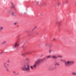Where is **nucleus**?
<instances>
[{
    "label": "nucleus",
    "instance_id": "obj_1",
    "mask_svg": "<svg viewBox=\"0 0 76 76\" xmlns=\"http://www.w3.org/2000/svg\"><path fill=\"white\" fill-rule=\"evenodd\" d=\"M44 60H47V59L45 58L43 59H39L35 61V64L34 65V67H35L37 66H38V65H40L41 64V62L43 61Z\"/></svg>",
    "mask_w": 76,
    "mask_h": 76
},
{
    "label": "nucleus",
    "instance_id": "obj_2",
    "mask_svg": "<svg viewBox=\"0 0 76 76\" xmlns=\"http://www.w3.org/2000/svg\"><path fill=\"white\" fill-rule=\"evenodd\" d=\"M21 69L24 72H25V71L28 72L30 70V68H29V65L26 64H24L23 66V67H21Z\"/></svg>",
    "mask_w": 76,
    "mask_h": 76
},
{
    "label": "nucleus",
    "instance_id": "obj_3",
    "mask_svg": "<svg viewBox=\"0 0 76 76\" xmlns=\"http://www.w3.org/2000/svg\"><path fill=\"white\" fill-rule=\"evenodd\" d=\"M20 39V36L18 35L17 36V42H16V43H15L14 47H13V48H16L18 46H19V44L18 45V42H18V41H19V40Z\"/></svg>",
    "mask_w": 76,
    "mask_h": 76
},
{
    "label": "nucleus",
    "instance_id": "obj_4",
    "mask_svg": "<svg viewBox=\"0 0 76 76\" xmlns=\"http://www.w3.org/2000/svg\"><path fill=\"white\" fill-rule=\"evenodd\" d=\"M65 62V64L66 66H69V63H70V65H72V64H74V62L73 61H68L66 62V61H64Z\"/></svg>",
    "mask_w": 76,
    "mask_h": 76
},
{
    "label": "nucleus",
    "instance_id": "obj_5",
    "mask_svg": "<svg viewBox=\"0 0 76 76\" xmlns=\"http://www.w3.org/2000/svg\"><path fill=\"white\" fill-rule=\"evenodd\" d=\"M56 24H58V27H60V26H61V21H60L58 20H56Z\"/></svg>",
    "mask_w": 76,
    "mask_h": 76
},
{
    "label": "nucleus",
    "instance_id": "obj_6",
    "mask_svg": "<svg viewBox=\"0 0 76 76\" xmlns=\"http://www.w3.org/2000/svg\"><path fill=\"white\" fill-rule=\"evenodd\" d=\"M4 67L5 69H6V71H7V72H9V68H8V66H6V63L4 62Z\"/></svg>",
    "mask_w": 76,
    "mask_h": 76
},
{
    "label": "nucleus",
    "instance_id": "obj_7",
    "mask_svg": "<svg viewBox=\"0 0 76 76\" xmlns=\"http://www.w3.org/2000/svg\"><path fill=\"white\" fill-rule=\"evenodd\" d=\"M56 68H57V67H56V66L52 67L51 68H48V69L49 70H51L52 71H53V70H54V69H56Z\"/></svg>",
    "mask_w": 76,
    "mask_h": 76
},
{
    "label": "nucleus",
    "instance_id": "obj_8",
    "mask_svg": "<svg viewBox=\"0 0 76 76\" xmlns=\"http://www.w3.org/2000/svg\"><path fill=\"white\" fill-rule=\"evenodd\" d=\"M16 12L15 13L13 12H12L11 13V15H12V16H16Z\"/></svg>",
    "mask_w": 76,
    "mask_h": 76
},
{
    "label": "nucleus",
    "instance_id": "obj_9",
    "mask_svg": "<svg viewBox=\"0 0 76 76\" xmlns=\"http://www.w3.org/2000/svg\"><path fill=\"white\" fill-rule=\"evenodd\" d=\"M51 57L52 58H53V59H54L55 60H56L57 58V57L55 56H52Z\"/></svg>",
    "mask_w": 76,
    "mask_h": 76
},
{
    "label": "nucleus",
    "instance_id": "obj_10",
    "mask_svg": "<svg viewBox=\"0 0 76 76\" xmlns=\"http://www.w3.org/2000/svg\"><path fill=\"white\" fill-rule=\"evenodd\" d=\"M49 46L50 48H53V45L51 43H49Z\"/></svg>",
    "mask_w": 76,
    "mask_h": 76
},
{
    "label": "nucleus",
    "instance_id": "obj_11",
    "mask_svg": "<svg viewBox=\"0 0 76 76\" xmlns=\"http://www.w3.org/2000/svg\"><path fill=\"white\" fill-rule=\"evenodd\" d=\"M35 62L33 66H31L30 67H31V69H33V67H34V68H36V67H37V66H38V65H37L35 67H34V65H35Z\"/></svg>",
    "mask_w": 76,
    "mask_h": 76
},
{
    "label": "nucleus",
    "instance_id": "obj_12",
    "mask_svg": "<svg viewBox=\"0 0 76 76\" xmlns=\"http://www.w3.org/2000/svg\"><path fill=\"white\" fill-rule=\"evenodd\" d=\"M6 43V41H4L1 43V45H4Z\"/></svg>",
    "mask_w": 76,
    "mask_h": 76
},
{
    "label": "nucleus",
    "instance_id": "obj_13",
    "mask_svg": "<svg viewBox=\"0 0 76 76\" xmlns=\"http://www.w3.org/2000/svg\"><path fill=\"white\" fill-rule=\"evenodd\" d=\"M72 75L73 76H76V72H73L72 73Z\"/></svg>",
    "mask_w": 76,
    "mask_h": 76
},
{
    "label": "nucleus",
    "instance_id": "obj_14",
    "mask_svg": "<svg viewBox=\"0 0 76 76\" xmlns=\"http://www.w3.org/2000/svg\"><path fill=\"white\" fill-rule=\"evenodd\" d=\"M26 54H30V51L29 50L27 51L26 53Z\"/></svg>",
    "mask_w": 76,
    "mask_h": 76
},
{
    "label": "nucleus",
    "instance_id": "obj_15",
    "mask_svg": "<svg viewBox=\"0 0 76 76\" xmlns=\"http://www.w3.org/2000/svg\"><path fill=\"white\" fill-rule=\"evenodd\" d=\"M52 51V49H50L49 50V54H50V53H51Z\"/></svg>",
    "mask_w": 76,
    "mask_h": 76
},
{
    "label": "nucleus",
    "instance_id": "obj_16",
    "mask_svg": "<svg viewBox=\"0 0 76 76\" xmlns=\"http://www.w3.org/2000/svg\"><path fill=\"white\" fill-rule=\"evenodd\" d=\"M3 27H1L0 28V31L1 32V31L2 30H3Z\"/></svg>",
    "mask_w": 76,
    "mask_h": 76
},
{
    "label": "nucleus",
    "instance_id": "obj_17",
    "mask_svg": "<svg viewBox=\"0 0 76 76\" xmlns=\"http://www.w3.org/2000/svg\"><path fill=\"white\" fill-rule=\"evenodd\" d=\"M59 66V64H58V63H55V66Z\"/></svg>",
    "mask_w": 76,
    "mask_h": 76
},
{
    "label": "nucleus",
    "instance_id": "obj_18",
    "mask_svg": "<svg viewBox=\"0 0 76 76\" xmlns=\"http://www.w3.org/2000/svg\"><path fill=\"white\" fill-rule=\"evenodd\" d=\"M37 28V26H36L34 27V28H33L32 29V31H34V29H36V28Z\"/></svg>",
    "mask_w": 76,
    "mask_h": 76
},
{
    "label": "nucleus",
    "instance_id": "obj_19",
    "mask_svg": "<svg viewBox=\"0 0 76 76\" xmlns=\"http://www.w3.org/2000/svg\"><path fill=\"white\" fill-rule=\"evenodd\" d=\"M25 60H27V61H29V59L28 58H26Z\"/></svg>",
    "mask_w": 76,
    "mask_h": 76
},
{
    "label": "nucleus",
    "instance_id": "obj_20",
    "mask_svg": "<svg viewBox=\"0 0 76 76\" xmlns=\"http://www.w3.org/2000/svg\"><path fill=\"white\" fill-rule=\"evenodd\" d=\"M13 74H15H15H16V71H13Z\"/></svg>",
    "mask_w": 76,
    "mask_h": 76
},
{
    "label": "nucleus",
    "instance_id": "obj_21",
    "mask_svg": "<svg viewBox=\"0 0 76 76\" xmlns=\"http://www.w3.org/2000/svg\"><path fill=\"white\" fill-rule=\"evenodd\" d=\"M7 13H10L11 12V10H8L7 11Z\"/></svg>",
    "mask_w": 76,
    "mask_h": 76
},
{
    "label": "nucleus",
    "instance_id": "obj_22",
    "mask_svg": "<svg viewBox=\"0 0 76 76\" xmlns=\"http://www.w3.org/2000/svg\"><path fill=\"white\" fill-rule=\"evenodd\" d=\"M61 4V2H59L58 3V6H59L60 4Z\"/></svg>",
    "mask_w": 76,
    "mask_h": 76
},
{
    "label": "nucleus",
    "instance_id": "obj_23",
    "mask_svg": "<svg viewBox=\"0 0 76 76\" xmlns=\"http://www.w3.org/2000/svg\"><path fill=\"white\" fill-rule=\"evenodd\" d=\"M46 58H50V56H48L46 57Z\"/></svg>",
    "mask_w": 76,
    "mask_h": 76
},
{
    "label": "nucleus",
    "instance_id": "obj_24",
    "mask_svg": "<svg viewBox=\"0 0 76 76\" xmlns=\"http://www.w3.org/2000/svg\"><path fill=\"white\" fill-rule=\"evenodd\" d=\"M19 75V72H18L17 74H15V75Z\"/></svg>",
    "mask_w": 76,
    "mask_h": 76
},
{
    "label": "nucleus",
    "instance_id": "obj_25",
    "mask_svg": "<svg viewBox=\"0 0 76 76\" xmlns=\"http://www.w3.org/2000/svg\"><path fill=\"white\" fill-rule=\"evenodd\" d=\"M60 60H61V61H62V62H63V61H64H64H65V60H62V59H61Z\"/></svg>",
    "mask_w": 76,
    "mask_h": 76
},
{
    "label": "nucleus",
    "instance_id": "obj_26",
    "mask_svg": "<svg viewBox=\"0 0 76 76\" xmlns=\"http://www.w3.org/2000/svg\"><path fill=\"white\" fill-rule=\"evenodd\" d=\"M21 55L23 57V56H25V54H21Z\"/></svg>",
    "mask_w": 76,
    "mask_h": 76
},
{
    "label": "nucleus",
    "instance_id": "obj_27",
    "mask_svg": "<svg viewBox=\"0 0 76 76\" xmlns=\"http://www.w3.org/2000/svg\"><path fill=\"white\" fill-rule=\"evenodd\" d=\"M56 39H53L52 40V41H56Z\"/></svg>",
    "mask_w": 76,
    "mask_h": 76
},
{
    "label": "nucleus",
    "instance_id": "obj_28",
    "mask_svg": "<svg viewBox=\"0 0 76 76\" xmlns=\"http://www.w3.org/2000/svg\"><path fill=\"white\" fill-rule=\"evenodd\" d=\"M8 61H7V62H8V63H9V61H10V60L9 59H8Z\"/></svg>",
    "mask_w": 76,
    "mask_h": 76
},
{
    "label": "nucleus",
    "instance_id": "obj_29",
    "mask_svg": "<svg viewBox=\"0 0 76 76\" xmlns=\"http://www.w3.org/2000/svg\"><path fill=\"white\" fill-rule=\"evenodd\" d=\"M37 35H39V33L38 32H37L36 33Z\"/></svg>",
    "mask_w": 76,
    "mask_h": 76
},
{
    "label": "nucleus",
    "instance_id": "obj_30",
    "mask_svg": "<svg viewBox=\"0 0 76 76\" xmlns=\"http://www.w3.org/2000/svg\"><path fill=\"white\" fill-rule=\"evenodd\" d=\"M45 45V46H48V44H46Z\"/></svg>",
    "mask_w": 76,
    "mask_h": 76
},
{
    "label": "nucleus",
    "instance_id": "obj_31",
    "mask_svg": "<svg viewBox=\"0 0 76 76\" xmlns=\"http://www.w3.org/2000/svg\"><path fill=\"white\" fill-rule=\"evenodd\" d=\"M17 23H14V25H16Z\"/></svg>",
    "mask_w": 76,
    "mask_h": 76
},
{
    "label": "nucleus",
    "instance_id": "obj_32",
    "mask_svg": "<svg viewBox=\"0 0 76 76\" xmlns=\"http://www.w3.org/2000/svg\"><path fill=\"white\" fill-rule=\"evenodd\" d=\"M58 57H62L61 56H58Z\"/></svg>",
    "mask_w": 76,
    "mask_h": 76
},
{
    "label": "nucleus",
    "instance_id": "obj_33",
    "mask_svg": "<svg viewBox=\"0 0 76 76\" xmlns=\"http://www.w3.org/2000/svg\"><path fill=\"white\" fill-rule=\"evenodd\" d=\"M32 53V52H31V51H30V54H31V53Z\"/></svg>",
    "mask_w": 76,
    "mask_h": 76
},
{
    "label": "nucleus",
    "instance_id": "obj_34",
    "mask_svg": "<svg viewBox=\"0 0 76 76\" xmlns=\"http://www.w3.org/2000/svg\"><path fill=\"white\" fill-rule=\"evenodd\" d=\"M23 47H24V46L23 45L21 47V48H23Z\"/></svg>",
    "mask_w": 76,
    "mask_h": 76
},
{
    "label": "nucleus",
    "instance_id": "obj_35",
    "mask_svg": "<svg viewBox=\"0 0 76 76\" xmlns=\"http://www.w3.org/2000/svg\"><path fill=\"white\" fill-rule=\"evenodd\" d=\"M37 4H38V3H39V2H37Z\"/></svg>",
    "mask_w": 76,
    "mask_h": 76
},
{
    "label": "nucleus",
    "instance_id": "obj_36",
    "mask_svg": "<svg viewBox=\"0 0 76 76\" xmlns=\"http://www.w3.org/2000/svg\"><path fill=\"white\" fill-rule=\"evenodd\" d=\"M28 36H30V35H31V34H28Z\"/></svg>",
    "mask_w": 76,
    "mask_h": 76
},
{
    "label": "nucleus",
    "instance_id": "obj_37",
    "mask_svg": "<svg viewBox=\"0 0 76 76\" xmlns=\"http://www.w3.org/2000/svg\"><path fill=\"white\" fill-rule=\"evenodd\" d=\"M22 42H21L20 43V44H22Z\"/></svg>",
    "mask_w": 76,
    "mask_h": 76
},
{
    "label": "nucleus",
    "instance_id": "obj_38",
    "mask_svg": "<svg viewBox=\"0 0 76 76\" xmlns=\"http://www.w3.org/2000/svg\"><path fill=\"white\" fill-rule=\"evenodd\" d=\"M42 57V55H41L40 56V57Z\"/></svg>",
    "mask_w": 76,
    "mask_h": 76
},
{
    "label": "nucleus",
    "instance_id": "obj_39",
    "mask_svg": "<svg viewBox=\"0 0 76 76\" xmlns=\"http://www.w3.org/2000/svg\"><path fill=\"white\" fill-rule=\"evenodd\" d=\"M1 54H2V53H3V52H1Z\"/></svg>",
    "mask_w": 76,
    "mask_h": 76
},
{
    "label": "nucleus",
    "instance_id": "obj_40",
    "mask_svg": "<svg viewBox=\"0 0 76 76\" xmlns=\"http://www.w3.org/2000/svg\"><path fill=\"white\" fill-rule=\"evenodd\" d=\"M7 66H9V64H7Z\"/></svg>",
    "mask_w": 76,
    "mask_h": 76
},
{
    "label": "nucleus",
    "instance_id": "obj_41",
    "mask_svg": "<svg viewBox=\"0 0 76 76\" xmlns=\"http://www.w3.org/2000/svg\"><path fill=\"white\" fill-rule=\"evenodd\" d=\"M12 6H13V4H12Z\"/></svg>",
    "mask_w": 76,
    "mask_h": 76
},
{
    "label": "nucleus",
    "instance_id": "obj_42",
    "mask_svg": "<svg viewBox=\"0 0 76 76\" xmlns=\"http://www.w3.org/2000/svg\"><path fill=\"white\" fill-rule=\"evenodd\" d=\"M29 63V62H27V63Z\"/></svg>",
    "mask_w": 76,
    "mask_h": 76
},
{
    "label": "nucleus",
    "instance_id": "obj_43",
    "mask_svg": "<svg viewBox=\"0 0 76 76\" xmlns=\"http://www.w3.org/2000/svg\"><path fill=\"white\" fill-rule=\"evenodd\" d=\"M54 0V1H56V0Z\"/></svg>",
    "mask_w": 76,
    "mask_h": 76
}]
</instances>
